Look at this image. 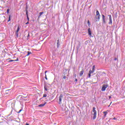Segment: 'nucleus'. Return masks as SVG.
Listing matches in <instances>:
<instances>
[{
  "label": "nucleus",
  "instance_id": "nucleus-1",
  "mask_svg": "<svg viewBox=\"0 0 125 125\" xmlns=\"http://www.w3.org/2000/svg\"><path fill=\"white\" fill-rule=\"evenodd\" d=\"M100 14L99 13V11H96V21H99V20H100Z\"/></svg>",
  "mask_w": 125,
  "mask_h": 125
},
{
  "label": "nucleus",
  "instance_id": "nucleus-2",
  "mask_svg": "<svg viewBox=\"0 0 125 125\" xmlns=\"http://www.w3.org/2000/svg\"><path fill=\"white\" fill-rule=\"evenodd\" d=\"M96 108L94 107L93 108V112H94L93 113V120H95L96 119V116L97 115V111H96V110H95Z\"/></svg>",
  "mask_w": 125,
  "mask_h": 125
},
{
  "label": "nucleus",
  "instance_id": "nucleus-3",
  "mask_svg": "<svg viewBox=\"0 0 125 125\" xmlns=\"http://www.w3.org/2000/svg\"><path fill=\"white\" fill-rule=\"evenodd\" d=\"M49 84H45V85H44V90H45L46 91H47L48 90V88L49 87Z\"/></svg>",
  "mask_w": 125,
  "mask_h": 125
},
{
  "label": "nucleus",
  "instance_id": "nucleus-4",
  "mask_svg": "<svg viewBox=\"0 0 125 125\" xmlns=\"http://www.w3.org/2000/svg\"><path fill=\"white\" fill-rule=\"evenodd\" d=\"M62 98H63V95L61 94L59 96V104H61V103H62Z\"/></svg>",
  "mask_w": 125,
  "mask_h": 125
},
{
  "label": "nucleus",
  "instance_id": "nucleus-5",
  "mask_svg": "<svg viewBox=\"0 0 125 125\" xmlns=\"http://www.w3.org/2000/svg\"><path fill=\"white\" fill-rule=\"evenodd\" d=\"M108 87V85H103L102 88V91H105L106 90V88Z\"/></svg>",
  "mask_w": 125,
  "mask_h": 125
},
{
  "label": "nucleus",
  "instance_id": "nucleus-6",
  "mask_svg": "<svg viewBox=\"0 0 125 125\" xmlns=\"http://www.w3.org/2000/svg\"><path fill=\"white\" fill-rule=\"evenodd\" d=\"M20 30V28H19V26H18L17 31L16 32V35H17V37H18V32H19Z\"/></svg>",
  "mask_w": 125,
  "mask_h": 125
},
{
  "label": "nucleus",
  "instance_id": "nucleus-7",
  "mask_svg": "<svg viewBox=\"0 0 125 125\" xmlns=\"http://www.w3.org/2000/svg\"><path fill=\"white\" fill-rule=\"evenodd\" d=\"M88 35H89V36H91V29H90V28H89L88 29Z\"/></svg>",
  "mask_w": 125,
  "mask_h": 125
},
{
  "label": "nucleus",
  "instance_id": "nucleus-8",
  "mask_svg": "<svg viewBox=\"0 0 125 125\" xmlns=\"http://www.w3.org/2000/svg\"><path fill=\"white\" fill-rule=\"evenodd\" d=\"M84 71L83 70H82L81 72H80V77H82V76H83V73H84Z\"/></svg>",
  "mask_w": 125,
  "mask_h": 125
},
{
  "label": "nucleus",
  "instance_id": "nucleus-9",
  "mask_svg": "<svg viewBox=\"0 0 125 125\" xmlns=\"http://www.w3.org/2000/svg\"><path fill=\"white\" fill-rule=\"evenodd\" d=\"M45 104H46V103H45V104H39V107H43V106H44V105H45Z\"/></svg>",
  "mask_w": 125,
  "mask_h": 125
},
{
  "label": "nucleus",
  "instance_id": "nucleus-10",
  "mask_svg": "<svg viewBox=\"0 0 125 125\" xmlns=\"http://www.w3.org/2000/svg\"><path fill=\"white\" fill-rule=\"evenodd\" d=\"M57 47H59V40H57Z\"/></svg>",
  "mask_w": 125,
  "mask_h": 125
},
{
  "label": "nucleus",
  "instance_id": "nucleus-11",
  "mask_svg": "<svg viewBox=\"0 0 125 125\" xmlns=\"http://www.w3.org/2000/svg\"><path fill=\"white\" fill-rule=\"evenodd\" d=\"M103 113H104V117H106V116L108 114V112H107V111H104V112H103Z\"/></svg>",
  "mask_w": 125,
  "mask_h": 125
},
{
  "label": "nucleus",
  "instance_id": "nucleus-12",
  "mask_svg": "<svg viewBox=\"0 0 125 125\" xmlns=\"http://www.w3.org/2000/svg\"><path fill=\"white\" fill-rule=\"evenodd\" d=\"M93 73H94V70H90L89 71V73H90V74H92Z\"/></svg>",
  "mask_w": 125,
  "mask_h": 125
},
{
  "label": "nucleus",
  "instance_id": "nucleus-13",
  "mask_svg": "<svg viewBox=\"0 0 125 125\" xmlns=\"http://www.w3.org/2000/svg\"><path fill=\"white\" fill-rule=\"evenodd\" d=\"M30 54H32V52L28 51L27 54L26 55V56H29Z\"/></svg>",
  "mask_w": 125,
  "mask_h": 125
},
{
  "label": "nucleus",
  "instance_id": "nucleus-14",
  "mask_svg": "<svg viewBox=\"0 0 125 125\" xmlns=\"http://www.w3.org/2000/svg\"><path fill=\"white\" fill-rule=\"evenodd\" d=\"M95 65H93L92 67V71H94V72L95 71Z\"/></svg>",
  "mask_w": 125,
  "mask_h": 125
},
{
  "label": "nucleus",
  "instance_id": "nucleus-15",
  "mask_svg": "<svg viewBox=\"0 0 125 125\" xmlns=\"http://www.w3.org/2000/svg\"><path fill=\"white\" fill-rule=\"evenodd\" d=\"M102 16L103 21H105V16H104V15H102Z\"/></svg>",
  "mask_w": 125,
  "mask_h": 125
},
{
  "label": "nucleus",
  "instance_id": "nucleus-16",
  "mask_svg": "<svg viewBox=\"0 0 125 125\" xmlns=\"http://www.w3.org/2000/svg\"><path fill=\"white\" fill-rule=\"evenodd\" d=\"M40 16H42V14H43V12H41L39 13Z\"/></svg>",
  "mask_w": 125,
  "mask_h": 125
},
{
  "label": "nucleus",
  "instance_id": "nucleus-17",
  "mask_svg": "<svg viewBox=\"0 0 125 125\" xmlns=\"http://www.w3.org/2000/svg\"><path fill=\"white\" fill-rule=\"evenodd\" d=\"M110 24H112V19H111V16H110Z\"/></svg>",
  "mask_w": 125,
  "mask_h": 125
},
{
  "label": "nucleus",
  "instance_id": "nucleus-18",
  "mask_svg": "<svg viewBox=\"0 0 125 125\" xmlns=\"http://www.w3.org/2000/svg\"><path fill=\"white\" fill-rule=\"evenodd\" d=\"M11 17V16L10 15V16H9V20H8V22H9V21H10V20H11L10 19Z\"/></svg>",
  "mask_w": 125,
  "mask_h": 125
},
{
  "label": "nucleus",
  "instance_id": "nucleus-19",
  "mask_svg": "<svg viewBox=\"0 0 125 125\" xmlns=\"http://www.w3.org/2000/svg\"><path fill=\"white\" fill-rule=\"evenodd\" d=\"M87 24H88V26H89V25H90V22H89V20L87 21Z\"/></svg>",
  "mask_w": 125,
  "mask_h": 125
},
{
  "label": "nucleus",
  "instance_id": "nucleus-20",
  "mask_svg": "<svg viewBox=\"0 0 125 125\" xmlns=\"http://www.w3.org/2000/svg\"><path fill=\"white\" fill-rule=\"evenodd\" d=\"M9 62H15V60H10V61H9Z\"/></svg>",
  "mask_w": 125,
  "mask_h": 125
},
{
  "label": "nucleus",
  "instance_id": "nucleus-21",
  "mask_svg": "<svg viewBox=\"0 0 125 125\" xmlns=\"http://www.w3.org/2000/svg\"><path fill=\"white\" fill-rule=\"evenodd\" d=\"M90 77H91V74L89 73V74H88V78H90Z\"/></svg>",
  "mask_w": 125,
  "mask_h": 125
},
{
  "label": "nucleus",
  "instance_id": "nucleus-22",
  "mask_svg": "<svg viewBox=\"0 0 125 125\" xmlns=\"http://www.w3.org/2000/svg\"><path fill=\"white\" fill-rule=\"evenodd\" d=\"M26 17H28V10H27L26 11Z\"/></svg>",
  "mask_w": 125,
  "mask_h": 125
},
{
  "label": "nucleus",
  "instance_id": "nucleus-23",
  "mask_svg": "<svg viewBox=\"0 0 125 125\" xmlns=\"http://www.w3.org/2000/svg\"><path fill=\"white\" fill-rule=\"evenodd\" d=\"M47 95L46 94H44L43 96V97H46Z\"/></svg>",
  "mask_w": 125,
  "mask_h": 125
},
{
  "label": "nucleus",
  "instance_id": "nucleus-24",
  "mask_svg": "<svg viewBox=\"0 0 125 125\" xmlns=\"http://www.w3.org/2000/svg\"><path fill=\"white\" fill-rule=\"evenodd\" d=\"M110 120H117V118H116L115 117L113 118V119L110 118Z\"/></svg>",
  "mask_w": 125,
  "mask_h": 125
},
{
  "label": "nucleus",
  "instance_id": "nucleus-25",
  "mask_svg": "<svg viewBox=\"0 0 125 125\" xmlns=\"http://www.w3.org/2000/svg\"><path fill=\"white\" fill-rule=\"evenodd\" d=\"M114 60H115V61H118V58H114Z\"/></svg>",
  "mask_w": 125,
  "mask_h": 125
},
{
  "label": "nucleus",
  "instance_id": "nucleus-26",
  "mask_svg": "<svg viewBox=\"0 0 125 125\" xmlns=\"http://www.w3.org/2000/svg\"><path fill=\"white\" fill-rule=\"evenodd\" d=\"M7 13H9V9L7 10Z\"/></svg>",
  "mask_w": 125,
  "mask_h": 125
},
{
  "label": "nucleus",
  "instance_id": "nucleus-27",
  "mask_svg": "<svg viewBox=\"0 0 125 125\" xmlns=\"http://www.w3.org/2000/svg\"><path fill=\"white\" fill-rule=\"evenodd\" d=\"M45 80H47V77H46V74L45 75Z\"/></svg>",
  "mask_w": 125,
  "mask_h": 125
},
{
  "label": "nucleus",
  "instance_id": "nucleus-28",
  "mask_svg": "<svg viewBox=\"0 0 125 125\" xmlns=\"http://www.w3.org/2000/svg\"><path fill=\"white\" fill-rule=\"evenodd\" d=\"M18 60H19V59H18V58H17L16 60H15V62L18 61Z\"/></svg>",
  "mask_w": 125,
  "mask_h": 125
},
{
  "label": "nucleus",
  "instance_id": "nucleus-29",
  "mask_svg": "<svg viewBox=\"0 0 125 125\" xmlns=\"http://www.w3.org/2000/svg\"><path fill=\"white\" fill-rule=\"evenodd\" d=\"M27 9H28V7H26V8H25V11H26V10H27Z\"/></svg>",
  "mask_w": 125,
  "mask_h": 125
},
{
  "label": "nucleus",
  "instance_id": "nucleus-30",
  "mask_svg": "<svg viewBox=\"0 0 125 125\" xmlns=\"http://www.w3.org/2000/svg\"><path fill=\"white\" fill-rule=\"evenodd\" d=\"M21 111H22V109L20 110L18 113H21Z\"/></svg>",
  "mask_w": 125,
  "mask_h": 125
},
{
  "label": "nucleus",
  "instance_id": "nucleus-31",
  "mask_svg": "<svg viewBox=\"0 0 125 125\" xmlns=\"http://www.w3.org/2000/svg\"><path fill=\"white\" fill-rule=\"evenodd\" d=\"M63 79H66V76H64L63 77Z\"/></svg>",
  "mask_w": 125,
  "mask_h": 125
},
{
  "label": "nucleus",
  "instance_id": "nucleus-32",
  "mask_svg": "<svg viewBox=\"0 0 125 125\" xmlns=\"http://www.w3.org/2000/svg\"><path fill=\"white\" fill-rule=\"evenodd\" d=\"M27 17V20L29 21V17L27 16V17Z\"/></svg>",
  "mask_w": 125,
  "mask_h": 125
},
{
  "label": "nucleus",
  "instance_id": "nucleus-33",
  "mask_svg": "<svg viewBox=\"0 0 125 125\" xmlns=\"http://www.w3.org/2000/svg\"><path fill=\"white\" fill-rule=\"evenodd\" d=\"M75 82H78V79H75Z\"/></svg>",
  "mask_w": 125,
  "mask_h": 125
},
{
  "label": "nucleus",
  "instance_id": "nucleus-34",
  "mask_svg": "<svg viewBox=\"0 0 125 125\" xmlns=\"http://www.w3.org/2000/svg\"><path fill=\"white\" fill-rule=\"evenodd\" d=\"M25 24L26 25H27V24H29V22H26Z\"/></svg>",
  "mask_w": 125,
  "mask_h": 125
},
{
  "label": "nucleus",
  "instance_id": "nucleus-35",
  "mask_svg": "<svg viewBox=\"0 0 125 125\" xmlns=\"http://www.w3.org/2000/svg\"><path fill=\"white\" fill-rule=\"evenodd\" d=\"M25 125H29V124L28 123H26Z\"/></svg>",
  "mask_w": 125,
  "mask_h": 125
},
{
  "label": "nucleus",
  "instance_id": "nucleus-36",
  "mask_svg": "<svg viewBox=\"0 0 125 125\" xmlns=\"http://www.w3.org/2000/svg\"><path fill=\"white\" fill-rule=\"evenodd\" d=\"M40 17H41V15H40V16H39L38 18H40Z\"/></svg>",
  "mask_w": 125,
  "mask_h": 125
},
{
  "label": "nucleus",
  "instance_id": "nucleus-37",
  "mask_svg": "<svg viewBox=\"0 0 125 125\" xmlns=\"http://www.w3.org/2000/svg\"><path fill=\"white\" fill-rule=\"evenodd\" d=\"M46 72H47V71H45V74H46Z\"/></svg>",
  "mask_w": 125,
  "mask_h": 125
},
{
  "label": "nucleus",
  "instance_id": "nucleus-38",
  "mask_svg": "<svg viewBox=\"0 0 125 125\" xmlns=\"http://www.w3.org/2000/svg\"><path fill=\"white\" fill-rule=\"evenodd\" d=\"M111 104H112V102H111V103H110V105H111Z\"/></svg>",
  "mask_w": 125,
  "mask_h": 125
},
{
  "label": "nucleus",
  "instance_id": "nucleus-39",
  "mask_svg": "<svg viewBox=\"0 0 125 125\" xmlns=\"http://www.w3.org/2000/svg\"><path fill=\"white\" fill-rule=\"evenodd\" d=\"M29 36H30V35L28 34V37H29Z\"/></svg>",
  "mask_w": 125,
  "mask_h": 125
},
{
  "label": "nucleus",
  "instance_id": "nucleus-40",
  "mask_svg": "<svg viewBox=\"0 0 125 125\" xmlns=\"http://www.w3.org/2000/svg\"><path fill=\"white\" fill-rule=\"evenodd\" d=\"M77 76V75H75V77H76Z\"/></svg>",
  "mask_w": 125,
  "mask_h": 125
},
{
  "label": "nucleus",
  "instance_id": "nucleus-41",
  "mask_svg": "<svg viewBox=\"0 0 125 125\" xmlns=\"http://www.w3.org/2000/svg\"><path fill=\"white\" fill-rule=\"evenodd\" d=\"M108 107H110V105H108Z\"/></svg>",
  "mask_w": 125,
  "mask_h": 125
},
{
  "label": "nucleus",
  "instance_id": "nucleus-42",
  "mask_svg": "<svg viewBox=\"0 0 125 125\" xmlns=\"http://www.w3.org/2000/svg\"><path fill=\"white\" fill-rule=\"evenodd\" d=\"M109 98H110V96H109Z\"/></svg>",
  "mask_w": 125,
  "mask_h": 125
},
{
  "label": "nucleus",
  "instance_id": "nucleus-43",
  "mask_svg": "<svg viewBox=\"0 0 125 125\" xmlns=\"http://www.w3.org/2000/svg\"><path fill=\"white\" fill-rule=\"evenodd\" d=\"M110 98H111V97H110Z\"/></svg>",
  "mask_w": 125,
  "mask_h": 125
}]
</instances>
